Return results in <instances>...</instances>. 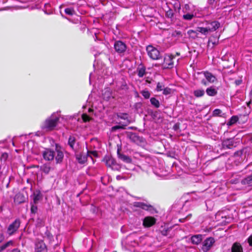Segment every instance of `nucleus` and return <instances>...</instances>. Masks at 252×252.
<instances>
[{
  "instance_id": "680f3d73",
  "label": "nucleus",
  "mask_w": 252,
  "mask_h": 252,
  "mask_svg": "<svg viewBox=\"0 0 252 252\" xmlns=\"http://www.w3.org/2000/svg\"><path fill=\"white\" fill-rule=\"evenodd\" d=\"M212 44H213V45H215L216 43V42H212Z\"/></svg>"
},
{
  "instance_id": "cd10ccee",
  "label": "nucleus",
  "mask_w": 252,
  "mask_h": 252,
  "mask_svg": "<svg viewBox=\"0 0 252 252\" xmlns=\"http://www.w3.org/2000/svg\"><path fill=\"white\" fill-rule=\"evenodd\" d=\"M76 139L74 136H70L68 140V145L70 146V147L73 149L74 146L75 144Z\"/></svg>"
},
{
  "instance_id": "39448f33",
  "label": "nucleus",
  "mask_w": 252,
  "mask_h": 252,
  "mask_svg": "<svg viewBox=\"0 0 252 252\" xmlns=\"http://www.w3.org/2000/svg\"><path fill=\"white\" fill-rule=\"evenodd\" d=\"M114 47L115 51L119 54H124L126 50V44L120 40L115 42Z\"/></svg>"
},
{
  "instance_id": "f8f14e48",
  "label": "nucleus",
  "mask_w": 252,
  "mask_h": 252,
  "mask_svg": "<svg viewBox=\"0 0 252 252\" xmlns=\"http://www.w3.org/2000/svg\"><path fill=\"white\" fill-rule=\"evenodd\" d=\"M42 155L43 158L46 160H51L54 158V152L49 149H46L43 151Z\"/></svg>"
},
{
  "instance_id": "052dcab7",
  "label": "nucleus",
  "mask_w": 252,
  "mask_h": 252,
  "mask_svg": "<svg viewBox=\"0 0 252 252\" xmlns=\"http://www.w3.org/2000/svg\"><path fill=\"white\" fill-rule=\"evenodd\" d=\"M117 128V126H114L113 127V129H116Z\"/></svg>"
},
{
  "instance_id": "6e6d98bb",
  "label": "nucleus",
  "mask_w": 252,
  "mask_h": 252,
  "mask_svg": "<svg viewBox=\"0 0 252 252\" xmlns=\"http://www.w3.org/2000/svg\"><path fill=\"white\" fill-rule=\"evenodd\" d=\"M47 236H48V237L49 239H51V238H50V234H49V233H48V234H47Z\"/></svg>"
},
{
  "instance_id": "b1692460",
  "label": "nucleus",
  "mask_w": 252,
  "mask_h": 252,
  "mask_svg": "<svg viewBox=\"0 0 252 252\" xmlns=\"http://www.w3.org/2000/svg\"><path fill=\"white\" fill-rule=\"evenodd\" d=\"M51 167L50 164H44L40 166V170L44 172L45 174H48L50 172Z\"/></svg>"
},
{
  "instance_id": "423d86ee",
  "label": "nucleus",
  "mask_w": 252,
  "mask_h": 252,
  "mask_svg": "<svg viewBox=\"0 0 252 252\" xmlns=\"http://www.w3.org/2000/svg\"><path fill=\"white\" fill-rule=\"evenodd\" d=\"M126 137L131 142H134L137 144H139L143 142V138L138 136V135L136 133L127 132L126 133Z\"/></svg>"
},
{
  "instance_id": "69168bd1",
  "label": "nucleus",
  "mask_w": 252,
  "mask_h": 252,
  "mask_svg": "<svg viewBox=\"0 0 252 252\" xmlns=\"http://www.w3.org/2000/svg\"><path fill=\"white\" fill-rule=\"evenodd\" d=\"M12 144L13 146H14V143L13 142H12Z\"/></svg>"
},
{
  "instance_id": "72a5a7b5",
  "label": "nucleus",
  "mask_w": 252,
  "mask_h": 252,
  "mask_svg": "<svg viewBox=\"0 0 252 252\" xmlns=\"http://www.w3.org/2000/svg\"><path fill=\"white\" fill-rule=\"evenodd\" d=\"M64 12L66 14L70 16H72L75 14L74 10L71 8H67L65 9Z\"/></svg>"
},
{
  "instance_id": "ea45409f",
  "label": "nucleus",
  "mask_w": 252,
  "mask_h": 252,
  "mask_svg": "<svg viewBox=\"0 0 252 252\" xmlns=\"http://www.w3.org/2000/svg\"><path fill=\"white\" fill-rule=\"evenodd\" d=\"M37 207L35 205H32L31 208V212L32 214H35L37 212Z\"/></svg>"
},
{
  "instance_id": "9b49d317",
  "label": "nucleus",
  "mask_w": 252,
  "mask_h": 252,
  "mask_svg": "<svg viewBox=\"0 0 252 252\" xmlns=\"http://www.w3.org/2000/svg\"><path fill=\"white\" fill-rule=\"evenodd\" d=\"M220 26V24L219 22L215 21L208 23L206 25V29L208 32H212L217 30Z\"/></svg>"
},
{
  "instance_id": "f03ea898",
  "label": "nucleus",
  "mask_w": 252,
  "mask_h": 252,
  "mask_svg": "<svg viewBox=\"0 0 252 252\" xmlns=\"http://www.w3.org/2000/svg\"><path fill=\"white\" fill-rule=\"evenodd\" d=\"M134 207L140 208L145 211H149L153 213L155 211V209L153 206L150 204L147 201L144 202L136 201L132 204Z\"/></svg>"
},
{
  "instance_id": "ddd939ff",
  "label": "nucleus",
  "mask_w": 252,
  "mask_h": 252,
  "mask_svg": "<svg viewBox=\"0 0 252 252\" xmlns=\"http://www.w3.org/2000/svg\"><path fill=\"white\" fill-rule=\"evenodd\" d=\"M62 147L58 144H56V150L57 155L56 157V160L58 163L62 162L63 159V154L62 151Z\"/></svg>"
},
{
  "instance_id": "3c124183",
  "label": "nucleus",
  "mask_w": 252,
  "mask_h": 252,
  "mask_svg": "<svg viewBox=\"0 0 252 252\" xmlns=\"http://www.w3.org/2000/svg\"><path fill=\"white\" fill-rule=\"evenodd\" d=\"M201 83L202 84H203V85H205V86H206L207 85V81L204 80V79H203L201 80Z\"/></svg>"
},
{
  "instance_id": "9d476101",
  "label": "nucleus",
  "mask_w": 252,
  "mask_h": 252,
  "mask_svg": "<svg viewBox=\"0 0 252 252\" xmlns=\"http://www.w3.org/2000/svg\"><path fill=\"white\" fill-rule=\"evenodd\" d=\"M215 242L214 238L212 237L206 239L203 243L202 249L204 252H207L210 250Z\"/></svg>"
},
{
  "instance_id": "0eeeda50",
  "label": "nucleus",
  "mask_w": 252,
  "mask_h": 252,
  "mask_svg": "<svg viewBox=\"0 0 252 252\" xmlns=\"http://www.w3.org/2000/svg\"><path fill=\"white\" fill-rule=\"evenodd\" d=\"M142 225L145 228L150 227L154 225L157 221L155 218L152 216L145 217L142 220Z\"/></svg>"
},
{
  "instance_id": "2eb2a0df",
  "label": "nucleus",
  "mask_w": 252,
  "mask_h": 252,
  "mask_svg": "<svg viewBox=\"0 0 252 252\" xmlns=\"http://www.w3.org/2000/svg\"><path fill=\"white\" fill-rule=\"evenodd\" d=\"M104 160L105 161V163L107 166L110 167L112 169L117 168L114 167L116 165V161L113 158L110 157H105Z\"/></svg>"
},
{
  "instance_id": "dca6fc26",
  "label": "nucleus",
  "mask_w": 252,
  "mask_h": 252,
  "mask_svg": "<svg viewBox=\"0 0 252 252\" xmlns=\"http://www.w3.org/2000/svg\"><path fill=\"white\" fill-rule=\"evenodd\" d=\"M222 144L224 149H231L233 147V140L232 139H226L222 142Z\"/></svg>"
},
{
  "instance_id": "c756f323",
  "label": "nucleus",
  "mask_w": 252,
  "mask_h": 252,
  "mask_svg": "<svg viewBox=\"0 0 252 252\" xmlns=\"http://www.w3.org/2000/svg\"><path fill=\"white\" fill-rule=\"evenodd\" d=\"M76 159L78 162L81 164L84 163L86 161V158L85 157L81 155H77Z\"/></svg>"
},
{
  "instance_id": "f257e3e1",
  "label": "nucleus",
  "mask_w": 252,
  "mask_h": 252,
  "mask_svg": "<svg viewBox=\"0 0 252 252\" xmlns=\"http://www.w3.org/2000/svg\"><path fill=\"white\" fill-rule=\"evenodd\" d=\"M60 118V114L58 112L53 113L47 118L41 125V128L45 131L54 130L57 126Z\"/></svg>"
},
{
  "instance_id": "4be33fe9",
  "label": "nucleus",
  "mask_w": 252,
  "mask_h": 252,
  "mask_svg": "<svg viewBox=\"0 0 252 252\" xmlns=\"http://www.w3.org/2000/svg\"><path fill=\"white\" fill-rule=\"evenodd\" d=\"M232 252H243L241 246L237 243H234L231 248Z\"/></svg>"
},
{
  "instance_id": "c9c22d12",
  "label": "nucleus",
  "mask_w": 252,
  "mask_h": 252,
  "mask_svg": "<svg viewBox=\"0 0 252 252\" xmlns=\"http://www.w3.org/2000/svg\"><path fill=\"white\" fill-rule=\"evenodd\" d=\"M141 93L146 99L149 98L150 96V93L147 90H143L141 92Z\"/></svg>"
},
{
  "instance_id": "8fccbe9b",
  "label": "nucleus",
  "mask_w": 252,
  "mask_h": 252,
  "mask_svg": "<svg viewBox=\"0 0 252 252\" xmlns=\"http://www.w3.org/2000/svg\"><path fill=\"white\" fill-rule=\"evenodd\" d=\"M242 82V80L241 79H238V80H236L235 81V84L237 86H238V85H240V84H241Z\"/></svg>"
},
{
  "instance_id": "a18cd8bd",
  "label": "nucleus",
  "mask_w": 252,
  "mask_h": 252,
  "mask_svg": "<svg viewBox=\"0 0 252 252\" xmlns=\"http://www.w3.org/2000/svg\"><path fill=\"white\" fill-rule=\"evenodd\" d=\"M43 225V221L42 219H38L37 220V225L41 226Z\"/></svg>"
},
{
  "instance_id": "49530a36",
  "label": "nucleus",
  "mask_w": 252,
  "mask_h": 252,
  "mask_svg": "<svg viewBox=\"0 0 252 252\" xmlns=\"http://www.w3.org/2000/svg\"><path fill=\"white\" fill-rule=\"evenodd\" d=\"M248 242L250 246L252 247V234L248 238Z\"/></svg>"
},
{
  "instance_id": "e2e57ef3",
  "label": "nucleus",
  "mask_w": 252,
  "mask_h": 252,
  "mask_svg": "<svg viewBox=\"0 0 252 252\" xmlns=\"http://www.w3.org/2000/svg\"><path fill=\"white\" fill-rule=\"evenodd\" d=\"M190 216H191V215H188V216H187V218L190 217Z\"/></svg>"
},
{
  "instance_id": "20e7f679",
  "label": "nucleus",
  "mask_w": 252,
  "mask_h": 252,
  "mask_svg": "<svg viewBox=\"0 0 252 252\" xmlns=\"http://www.w3.org/2000/svg\"><path fill=\"white\" fill-rule=\"evenodd\" d=\"M148 55L153 60H158L160 59V53L159 51L151 45H149L146 48Z\"/></svg>"
},
{
  "instance_id": "37998d69",
  "label": "nucleus",
  "mask_w": 252,
  "mask_h": 252,
  "mask_svg": "<svg viewBox=\"0 0 252 252\" xmlns=\"http://www.w3.org/2000/svg\"><path fill=\"white\" fill-rule=\"evenodd\" d=\"M8 158V155L7 153H2L1 155H0V160H3V161H5L7 159V158Z\"/></svg>"
},
{
  "instance_id": "09e8293b",
  "label": "nucleus",
  "mask_w": 252,
  "mask_h": 252,
  "mask_svg": "<svg viewBox=\"0 0 252 252\" xmlns=\"http://www.w3.org/2000/svg\"><path fill=\"white\" fill-rule=\"evenodd\" d=\"M243 152L242 151H239L236 152L234 154V156L235 157L241 156L242 155Z\"/></svg>"
},
{
  "instance_id": "4468645a",
  "label": "nucleus",
  "mask_w": 252,
  "mask_h": 252,
  "mask_svg": "<svg viewBox=\"0 0 252 252\" xmlns=\"http://www.w3.org/2000/svg\"><path fill=\"white\" fill-rule=\"evenodd\" d=\"M202 73L204 74L206 80L211 83H214L217 80L216 76L211 72L204 71Z\"/></svg>"
},
{
  "instance_id": "7ed1b4c3",
  "label": "nucleus",
  "mask_w": 252,
  "mask_h": 252,
  "mask_svg": "<svg viewBox=\"0 0 252 252\" xmlns=\"http://www.w3.org/2000/svg\"><path fill=\"white\" fill-rule=\"evenodd\" d=\"M21 224V220L19 219H16L13 222L10 223L7 227L6 233L11 236L15 234L18 230Z\"/></svg>"
},
{
  "instance_id": "5701e85b",
  "label": "nucleus",
  "mask_w": 252,
  "mask_h": 252,
  "mask_svg": "<svg viewBox=\"0 0 252 252\" xmlns=\"http://www.w3.org/2000/svg\"><path fill=\"white\" fill-rule=\"evenodd\" d=\"M205 94V91L203 89H197L193 91V94L196 97L203 96Z\"/></svg>"
},
{
  "instance_id": "0e129e2a",
  "label": "nucleus",
  "mask_w": 252,
  "mask_h": 252,
  "mask_svg": "<svg viewBox=\"0 0 252 252\" xmlns=\"http://www.w3.org/2000/svg\"><path fill=\"white\" fill-rule=\"evenodd\" d=\"M62 6V5H61L60 6V9H61Z\"/></svg>"
},
{
  "instance_id": "2f4dec72",
  "label": "nucleus",
  "mask_w": 252,
  "mask_h": 252,
  "mask_svg": "<svg viewBox=\"0 0 252 252\" xmlns=\"http://www.w3.org/2000/svg\"><path fill=\"white\" fill-rule=\"evenodd\" d=\"M197 31L204 35H207L209 33L206 27H198Z\"/></svg>"
},
{
  "instance_id": "c85d7f7f",
  "label": "nucleus",
  "mask_w": 252,
  "mask_h": 252,
  "mask_svg": "<svg viewBox=\"0 0 252 252\" xmlns=\"http://www.w3.org/2000/svg\"><path fill=\"white\" fill-rule=\"evenodd\" d=\"M150 102L151 104L157 108H158L160 106L159 101L155 97L151 98Z\"/></svg>"
},
{
  "instance_id": "1a4fd4ad",
  "label": "nucleus",
  "mask_w": 252,
  "mask_h": 252,
  "mask_svg": "<svg viewBox=\"0 0 252 252\" xmlns=\"http://www.w3.org/2000/svg\"><path fill=\"white\" fill-rule=\"evenodd\" d=\"M35 252H48L47 246L42 240H38L35 243Z\"/></svg>"
},
{
  "instance_id": "de8ad7c7",
  "label": "nucleus",
  "mask_w": 252,
  "mask_h": 252,
  "mask_svg": "<svg viewBox=\"0 0 252 252\" xmlns=\"http://www.w3.org/2000/svg\"><path fill=\"white\" fill-rule=\"evenodd\" d=\"M88 154H90L92 155L94 157H97V153L96 151H88Z\"/></svg>"
},
{
  "instance_id": "79ce46f5",
  "label": "nucleus",
  "mask_w": 252,
  "mask_h": 252,
  "mask_svg": "<svg viewBox=\"0 0 252 252\" xmlns=\"http://www.w3.org/2000/svg\"><path fill=\"white\" fill-rule=\"evenodd\" d=\"M82 118L85 122H88L90 120V117L86 114H83L82 115Z\"/></svg>"
},
{
  "instance_id": "13d9d810",
  "label": "nucleus",
  "mask_w": 252,
  "mask_h": 252,
  "mask_svg": "<svg viewBox=\"0 0 252 252\" xmlns=\"http://www.w3.org/2000/svg\"><path fill=\"white\" fill-rule=\"evenodd\" d=\"M60 13H61V15H62V16H63V14H62V13L61 10H60Z\"/></svg>"
},
{
  "instance_id": "a19ab883",
  "label": "nucleus",
  "mask_w": 252,
  "mask_h": 252,
  "mask_svg": "<svg viewBox=\"0 0 252 252\" xmlns=\"http://www.w3.org/2000/svg\"><path fill=\"white\" fill-rule=\"evenodd\" d=\"M221 113V111L219 109H216L213 112V115L214 116H218Z\"/></svg>"
},
{
  "instance_id": "bf43d9fd",
  "label": "nucleus",
  "mask_w": 252,
  "mask_h": 252,
  "mask_svg": "<svg viewBox=\"0 0 252 252\" xmlns=\"http://www.w3.org/2000/svg\"><path fill=\"white\" fill-rule=\"evenodd\" d=\"M92 111V110L91 108H89V112H91V111Z\"/></svg>"
},
{
  "instance_id": "4d7b16f0",
  "label": "nucleus",
  "mask_w": 252,
  "mask_h": 252,
  "mask_svg": "<svg viewBox=\"0 0 252 252\" xmlns=\"http://www.w3.org/2000/svg\"><path fill=\"white\" fill-rule=\"evenodd\" d=\"M67 117H68V116H65V117L64 116V118H63L64 120L65 119H66Z\"/></svg>"
},
{
  "instance_id": "f704fd0d",
  "label": "nucleus",
  "mask_w": 252,
  "mask_h": 252,
  "mask_svg": "<svg viewBox=\"0 0 252 252\" xmlns=\"http://www.w3.org/2000/svg\"><path fill=\"white\" fill-rule=\"evenodd\" d=\"M164 88V85L162 83L158 82L157 85L156 91L157 92H160Z\"/></svg>"
},
{
  "instance_id": "864d4df0",
  "label": "nucleus",
  "mask_w": 252,
  "mask_h": 252,
  "mask_svg": "<svg viewBox=\"0 0 252 252\" xmlns=\"http://www.w3.org/2000/svg\"><path fill=\"white\" fill-rule=\"evenodd\" d=\"M92 73H91L90 74V84H91V78H92Z\"/></svg>"
},
{
  "instance_id": "6ab92c4d",
  "label": "nucleus",
  "mask_w": 252,
  "mask_h": 252,
  "mask_svg": "<svg viewBox=\"0 0 252 252\" xmlns=\"http://www.w3.org/2000/svg\"><path fill=\"white\" fill-rule=\"evenodd\" d=\"M103 99L108 101L111 97L113 98L112 95L111 91L109 89H107L104 91V92L102 94Z\"/></svg>"
},
{
  "instance_id": "393cba45",
  "label": "nucleus",
  "mask_w": 252,
  "mask_h": 252,
  "mask_svg": "<svg viewBox=\"0 0 252 252\" xmlns=\"http://www.w3.org/2000/svg\"><path fill=\"white\" fill-rule=\"evenodd\" d=\"M252 183V174L242 180L241 183L245 185H250Z\"/></svg>"
},
{
  "instance_id": "aec40b11",
  "label": "nucleus",
  "mask_w": 252,
  "mask_h": 252,
  "mask_svg": "<svg viewBox=\"0 0 252 252\" xmlns=\"http://www.w3.org/2000/svg\"><path fill=\"white\" fill-rule=\"evenodd\" d=\"M118 155L119 158L122 161L130 163L131 161V159L128 156L120 154L119 150L118 151Z\"/></svg>"
},
{
  "instance_id": "e433bc0d",
  "label": "nucleus",
  "mask_w": 252,
  "mask_h": 252,
  "mask_svg": "<svg viewBox=\"0 0 252 252\" xmlns=\"http://www.w3.org/2000/svg\"><path fill=\"white\" fill-rule=\"evenodd\" d=\"M174 13L173 10L171 9H169L167 11H166L165 13V16L167 18H172L173 16Z\"/></svg>"
},
{
  "instance_id": "603ef678",
  "label": "nucleus",
  "mask_w": 252,
  "mask_h": 252,
  "mask_svg": "<svg viewBox=\"0 0 252 252\" xmlns=\"http://www.w3.org/2000/svg\"><path fill=\"white\" fill-rule=\"evenodd\" d=\"M11 252H20V251L18 249H13Z\"/></svg>"
},
{
  "instance_id": "7c9ffc66",
  "label": "nucleus",
  "mask_w": 252,
  "mask_h": 252,
  "mask_svg": "<svg viewBox=\"0 0 252 252\" xmlns=\"http://www.w3.org/2000/svg\"><path fill=\"white\" fill-rule=\"evenodd\" d=\"M13 244V242L12 241H9L2 246H0V252L3 251L6 248L9 246L12 245Z\"/></svg>"
},
{
  "instance_id": "bb28decb",
  "label": "nucleus",
  "mask_w": 252,
  "mask_h": 252,
  "mask_svg": "<svg viewBox=\"0 0 252 252\" xmlns=\"http://www.w3.org/2000/svg\"><path fill=\"white\" fill-rule=\"evenodd\" d=\"M42 195L39 191L34 192L33 193V202L34 204H36L39 200L41 199Z\"/></svg>"
},
{
  "instance_id": "338daca9",
  "label": "nucleus",
  "mask_w": 252,
  "mask_h": 252,
  "mask_svg": "<svg viewBox=\"0 0 252 252\" xmlns=\"http://www.w3.org/2000/svg\"><path fill=\"white\" fill-rule=\"evenodd\" d=\"M209 43H210V42H211V40H209Z\"/></svg>"
},
{
  "instance_id": "473e14b6",
  "label": "nucleus",
  "mask_w": 252,
  "mask_h": 252,
  "mask_svg": "<svg viewBox=\"0 0 252 252\" xmlns=\"http://www.w3.org/2000/svg\"><path fill=\"white\" fill-rule=\"evenodd\" d=\"M238 120V118L236 116H232L229 122H228L227 125L229 126H231L235 123H236Z\"/></svg>"
},
{
  "instance_id": "f3484780",
  "label": "nucleus",
  "mask_w": 252,
  "mask_h": 252,
  "mask_svg": "<svg viewBox=\"0 0 252 252\" xmlns=\"http://www.w3.org/2000/svg\"><path fill=\"white\" fill-rule=\"evenodd\" d=\"M206 92L208 95L210 96H214L217 94L218 90L215 87L211 86L207 88Z\"/></svg>"
},
{
  "instance_id": "4c0bfd02",
  "label": "nucleus",
  "mask_w": 252,
  "mask_h": 252,
  "mask_svg": "<svg viewBox=\"0 0 252 252\" xmlns=\"http://www.w3.org/2000/svg\"><path fill=\"white\" fill-rule=\"evenodd\" d=\"M193 16V14L188 13L183 15V18L185 20H190L192 19Z\"/></svg>"
},
{
  "instance_id": "6e6552de",
  "label": "nucleus",
  "mask_w": 252,
  "mask_h": 252,
  "mask_svg": "<svg viewBox=\"0 0 252 252\" xmlns=\"http://www.w3.org/2000/svg\"><path fill=\"white\" fill-rule=\"evenodd\" d=\"M174 56L172 55H166L164 58L163 68H172L173 67L174 63L173 59Z\"/></svg>"
},
{
  "instance_id": "412c9836",
  "label": "nucleus",
  "mask_w": 252,
  "mask_h": 252,
  "mask_svg": "<svg viewBox=\"0 0 252 252\" xmlns=\"http://www.w3.org/2000/svg\"><path fill=\"white\" fill-rule=\"evenodd\" d=\"M202 240V236L201 235H194L191 237V240L192 243L198 244L201 242Z\"/></svg>"
},
{
  "instance_id": "58836bf2",
  "label": "nucleus",
  "mask_w": 252,
  "mask_h": 252,
  "mask_svg": "<svg viewBox=\"0 0 252 252\" xmlns=\"http://www.w3.org/2000/svg\"><path fill=\"white\" fill-rule=\"evenodd\" d=\"M162 91H163V94L164 95H168L171 93V89L168 87H166V88L164 87V88L163 89V90Z\"/></svg>"
},
{
  "instance_id": "c03bdc74",
  "label": "nucleus",
  "mask_w": 252,
  "mask_h": 252,
  "mask_svg": "<svg viewBox=\"0 0 252 252\" xmlns=\"http://www.w3.org/2000/svg\"><path fill=\"white\" fill-rule=\"evenodd\" d=\"M19 197H23V196L21 194H18L16 196V197L15 198V201H17L18 203H21L24 202V200H21L20 201H18L17 199Z\"/></svg>"
},
{
  "instance_id": "a211bd4d",
  "label": "nucleus",
  "mask_w": 252,
  "mask_h": 252,
  "mask_svg": "<svg viewBox=\"0 0 252 252\" xmlns=\"http://www.w3.org/2000/svg\"><path fill=\"white\" fill-rule=\"evenodd\" d=\"M138 76L139 77H143L146 73V68L142 64H140L137 68Z\"/></svg>"
},
{
  "instance_id": "a878e982",
  "label": "nucleus",
  "mask_w": 252,
  "mask_h": 252,
  "mask_svg": "<svg viewBox=\"0 0 252 252\" xmlns=\"http://www.w3.org/2000/svg\"><path fill=\"white\" fill-rule=\"evenodd\" d=\"M187 33L189 37L195 39L198 37V32L190 30L188 31Z\"/></svg>"
},
{
  "instance_id": "5fc2aeb1",
  "label": "nucleus",
  "mask_w": 252,
  "mask_h": 252,
  "mask_svg": "<svg viewBox=\"0 0 252 252\" xmlns=\"http://www.w3.org/2000/svg\"><path fill=\"white\" fill-rule=\"evenodd\" d=\"M185 219H180L179 220H180V221L181 222H183V221H184V220Z\"/></svg>"
}]
</instances>
